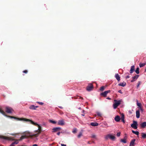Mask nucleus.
Masks as SVG:
<instances>
[{"mask_svg": "<svg viewBox=\"0 0 146 146\" xmlns=\"http://www.w3.org/2000/svg\"><path fill=\"white\" fill-rule=\"evenodd\" d=\"M114 101L115 102L113 104V107L114 109H115L120 104L121 101L120 100H114Z\"/></svg>", "mask_w": 146, "mask_h": 146, "instance_id": "nucleus-1", "label": "nucleus"}, {"mask_svg": "<svg viewBox=\"0 0 146 146\" xmlns=\"http://www.w3.org/2000/svg\"><path fill=\"white\" fill-rule=\"evenodd\" d=\"M105 138L106 140L108 139H110L112 141H114L115 140V137L111 134H109L106 136Z\"/></svg>", "mask_w": 146, "mask_h": 146, "instance_id": "nucleus-2", "label": "nucleus"}, {"mask_svg": "<svg viewBox=\"0 0 146 146\" xmlns=\"http://www.w3.org/2000/svg\"><path fill=\"white\" fill-rule=\"evenodd\" d=\"M8 117L11 118H13L15 119H16L20 121H27L28 120H29L28 119L26 118H18L17 117H16L13 116H8Z\"/></svg>", "mask_w": 146, "mask_h": 146, "instance_id": "nucleus-3", "label": "nucleus"}, {"mask_svg": "<svg viewBox=\"0 0 146 146\" xmlns=\"http://www.w3.org/2000/svg\"><path fill=\"white\" fill-rule=\"evenodd\" d=\"M133 123L131 124V127L134 129H137V122L136 121H133Z\"/></svg>", "mask_w": 146, "mask_h": 146, "instance_id": "nucleus-4", "label": "nucleus"}, {"mask_svg": "<svg viewBox=\"0 0 146 146\" xmlns=\"http://www.w3.org/2000/svg\"><path fill=\"white\" fill-rule=\"evenodd\" d=\"M0 138L10 141H13L14 140V139L12 137H5L0 135Z\"/></svg>", "mask_w": 146, "mask_h": 146, "instance_id": "nucleus-5", "label": "nucleus"}, {"mask_svg": "<svg viewBox=\"0 0 146 146\" xmlns=\"http://www.w3.org/2000/svg\"><path fill=\"white\" fill-rule=\"evenodd\" d=\"M6 112L8 113H12L13 111V110L11 108L8 106L6 107Z\"/></svg>", "mask_w": 146, "mask_h": 146, "instance_id": "nucleus-6", "label": "nucleus"}, {"mask_svg": "<svg viewBox=\"0 0 146 146\" xmlns=\"http://www.w3.org/2000/svg\"><path fill=\"white\" fill-rule=\"evenodd\" d=\"M93 88V86L92 84H89V85L86 88V90L88 91H91Z\"/></svg>", "mask_w": 146, "mask_h": 146, "instance_id": "nucleus-7", "label": "nucleus"}, {"mask_svg": "<svg viewBox=\"0 0 146 146\" xmlns=\"http://www.w3.org/2000/svg\"><path fill=\"white\" fill-rule=\"evenodd\" d=\"M33 134L35 135H33V136H32V137H31L30 138L33 140H34L35 141H36L38 139L37 138L38 135H37L36 134Z\"/></svg>", "mask_w": 146, "mask_h": 146, "instance_id": "nucleus-8", "label": "nucleus"}, {"mask_svg": "<svg viewBox=\"0 0 146 146\" xmlns=\"http://www.w3.org/2000/svg\"><path fill=\"white\" fill-rule=\"evenodd\" d=\"M110 92V90H107L106 91H105L104 92L102 93L101 94V95L105 97L106 96L107 94L109 92Z\"/></svg>", "mask_w": 146, "mask_h": 146, "instance_id": "nucleus-9", "label": "nucleus"}, {"mask_svg": "<svg viewBox=\"0 0 146 146\" xmlns=\"http://www.w3.org/2000/svg\"><path fill=\"white\" fill-rule=\"evenodd\" d=\"M34 135L33 134V133L29 132H27L25 133V136L29 137L30 138L32 136H33Z\"/></svg>", "mask_w": 146, "mask_h": 146, "instance_id": "nucleus-10", "label": "nucleus"}, {"mask_svg": "<svg viewBox=\"0 0 146 146\" xmlns=\"http://www.w3.org/2000/svg\"><path fill=\"white\" fill-rule=\"evenodd\" d=\"M58 124L59 125H63L64 124V122L63 120H59L58 122Z\"/></svg>", "mask_w": 146, "mask_h": 146, "instance_id": "nucleus-11", "label": "nucleus"}, {"mask_svg": "<svg viewBox=\"0 0 146 146\" xmlns=\"http://www.w3.org/2000/svg\"><path fill=\"white\" fill-rule=\"evenodd\" d=\"M135 139H132L130 142L129 146H134L135 142Z\"/></svg>", "mask_w": 146, "mask_h": 146, "instance_id": "nucleus-12", "label": "nucleus"}, {"mask_svg": "<svg viewBox=\"0 0 146 146\" xmlns=\"http://www.w3.org/2000/svg\"><path fill=\"white\" fill-rule=\"evenodd\" d=\"M37 126L38 127V129L35 131V132H37L39 133H40L41 132V127L39 125H38Z\"/></svg>", "mask_w": 146, "mask_h": 146, "instance_id": "nucleus-13", "label": "nucleus"}, {"mask_svg": "<svg viewBox=\"0 0 146 146\" xmlns=\"http://www.w3.org/2000/svg\"><path fill=\"white\" fill-rule=\"evenodd\" d=\"M38 106H35L34 105H31L29 107V108L31 110H35L36 109V108H38Z\"/></svg>", "mask_w": 146, "mask_h": 146, "instance_id": "nucleus-14", "label": "nucleus"}, {"mask_svg": "<svg viewBox=\"0 0 146 146\" xmlns=\"http://www.w3.org/2000/svg\"><path fill=\"white\" fill-rule=\"evenodd\" d=\"M135 66L133 65L131 66V69L130 71V73L131 74L132 73L134 70Z\"/></svg>", "mask_w": 146, "mask_h": 146, "instance_id": "nucleus-15", "label": "nucleus"}, {"mask_svg": "<svg viewBox=\"0 0 146 146\" xmlns=\"http://www.w3.org/2000/svg\"><path fill=\"white\" fill-rule=\"evenodd\" d=\"M114 119L116 122H119L120 120V118L119 116L117 115L115 117Z\"/></svg>", "mask_w": 146, "mask_h": 146, "instance_id": "nucleus-16", "label": "nucleus"}, {"mask_svg": "<svg viewBox=\"0 0 146 146\" xmlns=\"http://www.w3.org/2000/svg\"><path fill=\"white\" fill-rule=\"evenodd\" d=\"M115 77L118 82L120 81V77L118 74H115Z\"/></svg>", "mask_w": 146, "mask_h": 146, "instance_id": "nucleus-17", "label": "nucleus"}, {"mask_svg": "<svg viewBox=\"0 0 146 146\" xmlns=\"http://www.w3.org/2000/svg\"><path fill=\"white\" fill-rule=\"evenodd\" d=\"M136 117L137 118H139L140 117V112L139 110H137L136 112Z\"/></svg>", "mask_w": 146, "mask_h": 146, "instance_id": "nucleus-18", "label": "nucleus"}, {"mask_svg": "<svg viewBox=\"0 0 146 146\" xmlns=\"http://www.w3.org/2000/svg\"><path fill=\"white\" fill-rule=\"evenodd\" d=\"M126 85V83L125 82H123L120 83L118 85L119 86H121L122 87H124Z\"/></svg>", "mask_w": 146, "mask_h": 146, "instance_id": "nucleus-19", "label": "nucleus"}, {"mask_svg": "<svg viewBox=\"0 0 146 146\" xmlns=\"http://www.w3.org/2000/svg\"><path fill=\"white\" fill-rule=\"evenodd\" d=\"M146 126V122L142 123L141 124V127L143 128H145Z\"/></svg>", "mask_w": 146, "mask_h": 146, "instance_id": "nucleus-20", "label": "nucleus"}, {"mask_svg": "<svg viewBox=\"0 0 146 146\" xmlns=\"http://www.w3.org/2000/svg\"><path fill=\"white\" fill-rule=\"evenodd\" d=\"M91 125L93 126H96L98 125V123L97 122H92L90 123Z\"/></svg>", "mask_w": 146, "mask_h": 146, "instance_id": "nucleus-21", "label": "nucleus"}, {"mask_svg": "<svg viewBox=\"0 0 146 146\" xmlns=\"http://www.w3.org/2000/svg\"><path fill=\"white\" fill-rule=\"evenodd\" d=\"M19 141L18 140H16L15 141L12 143L10 146L13 145L14 144H17L19 143Z\"/></svg>", "mask_w": 146, "mask_h": 146, "instance_id": "nucleus-22", "label": "nucleus"}, {"mask_svg": "<svg viewBox=\"0 0 146 146\" xmlns=\"http://www.w3.org/2000/svg\"><path fill=\"white\" fill-rule=\"evenodd\" d=\"M28 119L29 120H28V121H30L31 122V123L32 124H33V125H35L37 126L39 125V124H38L37 123H35V122H34L33 121H31V120H29V119Z\"/></svg>", "mask_w": 146, "mask_h": 146, "instance_id": "nucleus-23", "label": "nucleus"}, {"mask_svg": "<svg viewBox=\"0 0 146 146\" xmlns=\"http://www.w3.org/2000/svg\"><path fill=\"white\" fill-rule=\"evenodd\" d=\"M121 120L122 121L123 123H125V121L124 120V115L123 114H122L121 117Z\"/></svg>", "mask_w": 146, "mask_h": 146, "instance_id": "nucleus-24", "label": "nucleus"}, {"mask_svg": "<svg viewBox=\"0 0 146 146\" xmlns=\"http://www.w3.org/2000/svg\"><path fill=\"white\" fill-rule=\"evenodd\" d=\"M132 131L133 133L137 135H139V132L138 131H135L133 130H132Z\"/></svg>", "mask_w": 146, "mask_h": 146, "instance_id": "nucleus-25", "label": "nucleus"}, {"mask_svg": "<svg viewBox=\"0 0 146 146\" xmlns=\"http://www.w3.org/2000/svg\"><path fill=\"white\" fill-rule=\"evenodd\" d=\"M136 102H137V105L140 108H141V104L140 103H139L138 102V100H136Z\"/></svg>", "mask_w": 146, "mask_h": 146, "instance_id": "nucleus-26", "label": "nucleus"}, {"mask_svg": "<svg viewBox=\"0 0 146 146\" xmlns=\"http://www.w3.org/2000/svg\"><path fill=\"white\" fill-rule=\"evenodd\" d=\"M146 63H140L139 64V66L141 68L143 66H144L146 64Z\"/></svg>", "mask_w": 146, "mask_h": 146, "instance_id": "nucleus-27", "label": "nucleus"}, {"mask_svg": "<svg viewBox=\"0 0 146 146\" xmlns=\"http://www.w3.org/2000/svg\"><path fill=\"white\" fill-rule=\"evenodd\" d=\"M0 113L4 115H5V113L0 108Z\"/></svg>", "mask_w": 146, "mask_h": 146, "instance_id": "nucleus-28", "label": "nucleus"}, {"mask_svg": "<svg viewBox=\"0 0 146 146\" xmlns=\"http://www.w3.org/2000/svg\"><path fill=\"white\" fill-rule=\"evenodd\" d=\"M142 137L143 139L146 138V134L144 133H142Z\"/></svg>", "mask_w": 146, "mask_h": 146, "instance_id": "nucleus-29", "label": "nucleus"}, {"mask_svg": "<svg viewBox=\"0 0 146 146\" xmlns=\"http://www.w3.org/2000/svg\"><path fill=\"white\" fill-rule=\"evenodd\" d=\"M139 67H137L136 68V69L135 70V72L137 74H139Z\"/></svg>", "mask_w": 146, "mask_h": 146, "instance_id": "nucleus-30", "label": "nucleus"}, {"mask_svg": "<svg viewBox=\"0 0 146 146\" xmlns=\"http://www.w3.org/2000/svg\"><path fill=\"white\" fill-rule=\"evenodd\" d=\"M139 76V75H136L135 76H134L132 77L133 79L136 80L138 78Z\"/></svg>", "mask_w": 146, "mask_h": 146, "instance_id": "nucleus-31", "label": "nucleus"}, {"mask_svg": "<svg viewBox=\"0 0 146 146\" xmlns=\"http://www.w3.org/2000/svg\"><path fill=\"white\" fill-rule=\"evenodd\" d=\"M121 142L123 143H126V141L125 139H121Z\"/></svg>", "mask_w": 146, "mask_h": 146, "instance_id": "nucleus-32", "label": "nucleus"}, {"mask_svg": "<svg viewBox=\"0 0 146 146\" xmlns=\"http://www.w3.org/2000/svg\"><path fill=\"white\" fill-rule=\"evenodd\" d=\"M52 130H53V131H52L53 132H55L56 131H58V129H57V128H56V127H55L53 128L52 129Z\"/></svg>", "mask_w": 146, "mask_h": 146, "instance_id": "nucleus-33", "label": "nucleus"}, {"mask_svg": "<svg viewBox=\"0 0 146 146\" xmlns=\"http://www.w3.org/2000/svg\"><path fill=\"white\" fill-rule=\"evenodd\" d=\"M26 137H25V136H22L20 138V139L19 140H18L19 141H21L23 139H24L25 138H26Z\"/></svg>", "mask_w": 146, "mask_h": 146, "instance_id": "nucleus-34", "label": "nucleus"}, {"mask_svg": "<svg viewBox=\"0 0 146 146\" xmlns=\"http://www.w3.org/2000/svg\"><path fill=\"white\" fill-rule=\"evenodd\" d=\"M82 135V132H80L79 134L78 135V138H80L81 136Z\"/></svg>", "mask_w": 146, "mask_h": 146, "instance_id": "nucleus-35", "label": "nucleus"}, {"mask_svg": "<svg viewBox=\"0 0 146 146\" xmlns=\"http://www.w3.org/2000/svg\"><path fill=\"white\" fill-rule=\"evenodd\" d=\"M77 131V129L76 128H74L72 131V132L73 133H76Z\"/></svg>", "mask_w": 146, "mask_h": 146, "instance_id": "nucleus-36", "label": "nucleus"}, {"mask_svg": "<svg viewBox=\"0 0 146 146\" xmlns=\"http://www.w3.org/2000/svg\"><path fill=\"white\" fill-rule=\"evenodd\" d=\"M97 115L98 116H101L102 114L101 113L99 112H96Z\"/></svg>", "mask_w": 146, "mask_h": 146, "instance_id": "nucleus-37", "label": "nucleus"}, {"mask_svg": "<svg viewBox=\"0 0 146 146\" xmlns=\"http://www.w3.org/2000/svg\"><path fill=\"white\" fill-rule=\"evenodd\" d=\"M49 121L52 123H53V124H55L56 123V122L55 121H52V120H49Z\"/></svg>", "mask_w": 146, "mask_h": 146, "instance_id": "nucleus-38", "label": "nucleus"}, {"mask_svg": "<svg viewBox=\"0 0 146 146\" xmlns=\"http://www.w3.org/2000/svg\"><path fill=\"white\" fill-rule=\"evenodd\" d=\"M141 83V82L140 81H139L138 82V84L137 85V88H138L140 84Z\"/></svg>", "mask_w": 146, "mask_h": 146, "instance_id": "nucleus-39", "label": "nucleus"}, {"mask_svg": "<svg viewBox=\"0 0 146 146\" xmlns=\"http://www.w3.org/2000/svg\"><path fill=\"white\" fill-rule=\"evenodd\" d=\"M105 89L104 87V86H102V87L100 89V90L102 91H103Z\"/></svg>", "mask_w": 146, "mask_h": 146, "instance_id": "nucleus-40", "label": "nucleus"}, {"mask_svg": "<svg viewBox=\"0 0 146 146\" xmlns=\"http://www.w3.org/2000/svg\"><path fill=\"white\" fill-rule=\"evenodd\" d=\"M91 137L92 138H95L96 137V135L95 134H93L92 135Z\"/></svg>", "mask_w": 146, "mask_h": 146, "instance_id": "nucleus-41", "label": "nucleus"}, {"mask_svg": "<svg viewBox=\"0 0 146 146\" xmlns=\"http://www.w3.org/2000/svg\"><path fill=\"white\" fill-rule=\"evenodd\" d=\"M120 132H119L117 133L116 135L117 137H119L120 135Z\"/></svg>", "mask_w": 146, "mask_h": 146, "instance_id": "nucleus-42", "label": "nucleus"}, {"mask_svg": "<svg viewBox=\"0 0 146 146\" xmlns=\"http://www.w3.org/2000/svg\"><path fill=\"white\" fill-rule=\"evenodd\" d=\"M37 103L41 105H42L44 104V103L43 102H37Z\"/></svg>", "mask_w": 146, "mask_h": 146, "instance_id": "nucleus-43", "label": "nucleus"}, {"mask_svg": "<svg viewBox=\"0 0 146 146\" xmlns=\"http://www.w3.org/2000/svg\"><path fill=\"white\" fill-rule=\"evenodd\" d=\"M42 125L43 126H46V123L45 122H43L42 123Z\"/></svg>", "mask_w": 146, "mask_h": 146, "instance_id": "nucleus-44", "label": "nucleus"}, {"mask_svg": "<svg viewBox=\"0 0 146 146\" xmlns=\"http://www.w3.org/2000/svg\"><path fill=\"white\" fill-rule=\"evenodd\" d=\"M28 72V71L27 70H25L23 71V72L25 73H27Z\"/></svg>", "mask_w": 146, "mask_h": 146, "instance_id": "nucleus-45", "label": "nucleus"}, {"mask_svg": "<svg viewBox=\"0 0 146 146\" xmlns=\"http://www.w3.org/2000/svg\"><path fill=\"white\" fill-rule=\"evenodd\" d=\"M135 80H136L133 79L131 81V82H134Z\"/></svg>", "mask_w": 146, "mask_h": 146, "instance_id": "nucleus-46", "label": "nucleus"}, {"mask_svg": "<svg viewBox=\"0 0 146 146\" xmlns=\"http://www.w3.org/2000/svg\"><path fill=\"white\" fill-rule=\"evenodd\" d=\"M118 92L119 93H121V94H122L123 93L121 91V90H118Z\"/></svg>", "mask_w": 146, "mask_h": 146, "instance_id": "nucleus-47", "label": "nucleus"}, {"mask_svg": "<svg viewBox=\"0 0 146 146\" xmlns=\"http://www.w3.org/2000/svg\"><path fill=\"white\" fill-rule=\"evenodd\" d=\"M140 108V110H141V111L142 112L143 111V109L141 107L140 108Z\"/></svg>", "mask_w": 146, "mask_h": 146, "instance_id": "nucleus-48", "label": "nucleus"}, {"mask_svg": "<svg viewBox=\"0 0 146 146\" xmlns=\"http://www.w3.org/2000/svg\"><path fill=\"white\" fill-rule=\"evenodd\" d=\"M56 128H57V129H58V130H60L61 129V128L60 127H56Z\"/></svg>", "mask_w": 146, "mask_h": 146, "instance_id": "nucleus-49", "label": "nucleus"}, {"mask_svg": "<svg viewBox=\"0 0 146 146\" xmlns=\"http://www.w3.org/2000/svg\"><path fill=\"white\" fill-rule=\"evenodd\" d=\"M61 146H66V145L63 144H61Z\"/></svg>", "mask_w": 146, "mask_h": 146, "instance_id": "nucleus-50", "label": "nucleus"}, {"mask_svg": "<svg viewBox=\"0 0 146 146\" xmlns=\"http://www.w3.org/2000/svg\"><path fill=\"white\" fill-rule=\"evenodd\" d=\"M129 78V76H127L126 77V79H127Z\"/></svg>", "mask_w": 146, "mask_h": 146, "instance_id": "nucleus-51", "label": "nucleus"}, {"mask_svg": "<svg viewBox=\"0 0 146 146\" xmlns=\"http://www.w3.org/2000/svg\"><path fill=\"white\" fill-rule=\"evenodd\" d=\"M60 132H59L58 133H57V134L58 135H60Z\"/></svg>", "mask_w": 146, "mask_h": 146, "instance_id": "nucleus-52", "label": "nucleus"}, {"mask_svg": "<svg viewBox=\"0 0 146 146\" xmlns=\"http://www.w3.org/2000/svg\"><path fill=\"white\" fill-rule=\"evenodd\" d=\"M32 146H38V145L36 144H35L32 145Z\"/></svg>", "mask_w": 146, "mask_h": 146, "instance_id": "nucleus-53", "label": "nucleus"}, {"mask_svg": "<svg viewBox=\"0 0 146 146\" xmlns=\"http://www.w3.org/2000/svg\"><path fill=\"white\" fill-rule=\"evenodd\" d=\"M59 107L61 108V109H62L63 108V107H61V106H59Z\"/></svg>", "mask_w": 146, "mask_h": 146, "instance_id": "nucleus-54", "label": "nucleus"}, {"mask_svg": "<svg viewBox=\"0 0 146 146\" xmlns=\"http://www.w3.org/2000/svg\"><path fill=\"white\" fill-rule=\"evenodd\" d=\"M10 134L13 135H15V134Z\"/></svg>", "mask_w": 146, "mask_h": 146, "instance_id": "nucleus-55", "label": "nucleus"}, {"mask_svg": "<svg viewBox=\"0 0 146 146\" xmlns=\"http://www.w3.org/2000/svg\"><path fill=\"white\" fill-rule=\"evenodd\" d=\"M107 99L108 100H110L111 99L109 97L107 98Z\"/></svg>", "mask_w": 146, "mask_h": 146, "instance_id": "nucleus-56", "label": "nucleus"}, {"mask_svg": "<svg viewBox=\"0 0 146 146\" xmlns=\"http://www.w3.org/2000/svg\"><path fill=\"white\" fill-rule=\"evenodd\" d=\"M78 109H80H80H81V107H79V108H78Z\"/></svg>", "mask_w": 146, "mask_h": 146, "instance_id": "nucleus-57", "label": "nucleus"}, {"mask_svg": "<svg viewBox=\"0 0 146 146\" xmlns=\"http://www.w3.org/2000/svg\"><path fill=\"white\" fill-rule=\"evenodd\" d=\"M82 115L83 116H84V114H82Z\"/></svg>", "mask_w": 146, "mask_h": 146, "instance_id": "nucleus-58", "label": "nucleus"}, {"mask_svg": "<svg viewBox=\"0 0 146 146\" xmlns=\"http://www.w3.org/2000/svg\"><path fill=\"white\" fill-rule=\"evenodd\" d=\"M145 72H146V69L145 70Z\"/></svg>", "mask_w": 146, "mask_h": 146, "instance_id": "nucleus-59", "label": "nucleus"}, {"mask_svg": "<svg viewBox=\"0 0 146 146\" xmlns=\"http://www.w3.org/2000/svg\"><path fill=\"white\" fill-rule=\"evenodd\" d=\"M81 99H83V98L82 97H81Z\"/></svg>", "mask_w": 146, "mask_h": 146, "instance_id": "nucleus-60", "label": "nucleus"}, {"mask_svg": "<svg viewBox=\"0 0 146 146\" xmlns=\"http://www.w3.org/2000/svg\"><path fill=\"white\" fill-rule=\"evenodd\" d=\"M84 112V110H83V113Z\"/></svg>", "mask_w": 146, "mask_h": 146, "instance_id": "nucleus-61", "label": "nucleus"}, {"mask_svg": "<svg viewBox=\"0 0 146 146\" xmlns=\"http://www.w3.org/2000/svg\"><path fill=\"white\" fill-rule=\"evenodd\" d=\"M88 143L90 144V143H89V142H88Z\"/></svg>", "mask_w": 146, "mask_h": 146, "instance_id": "nucleus-62", "label": "nucleus"}]
</instances>
